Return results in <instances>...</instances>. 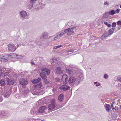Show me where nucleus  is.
<instances>
[{
  "label": "nucleus",
  "instance_id": "1",
  "mask_svg": "<svg viewBox=\"0 0 121 121\" xmlns=\"http://www.w3.org/2000/svg\"><path fill=\"white\" fill-rule=\"evenodd\" d=\"M47 108L45 106L40 107L39 108L37 113L38 114H43L48 112Z\"/></svg>",
  "mask_w": 121,
  "mask_h": 121
},
{
  "label": "nucleus",
  "instance_id": "2",
  "mask_svg": "<svg viewBox=\"0 0 121 121\" xmlns=\"http://www.w3.org/2000/svg\"><path fill=\"white\" fill-rule=\"evenodd\" d=\"M51 104H49L48 108L51 111H52L54 109L55 107V100L54 99H52L51 101Z\"/></svg>",
  "mask_w": 121,
  "mask_h": 121
},
{
  "label": "nucleus",
  "instance_id": "3",
  "mask_svg": "<svg viewBox=\"0 0 121 121\" xmlns=\"http://www.w3.org/2000/svg\"><path fill=\"white\" fill-rule=\"evenodd\" d=\"M74 29V27L68 28L65 30L64 32L65 33H67V35H71L73 34L74 33V31L73 30Z\"/></svg>",
  "mask_w": 121,
  "mask_h": 121
},
{
  "label": "nucleus",
  "instance_id": "4",
  "mask_svg": "<svg viewBox=\"0 0 121 121\" xmlns=\"http://www.w3.org/2000/svg\"><path fill=\"white\" fill-rule=\"evenodd\" d=\"M8 49L9 51L12 52H14L16 50V47L14 44H9L8 45Z\"/></svg>",
  "mask_w": 121,
  "mask_h": 121
},
{
  "label": "nucleus",
  "instance_id": "5",
  "mask_svg": "<svg viewBox=\"0 0 121 121\" xmlns=\"http://www.w3.org/2000/svg\"><path fill=\"white\" fill-rule=\"evenodd\" d=\"M19 83L22 85H25L28 83V82L26 79L22 78L20 80Z\"/></svg>",
  "mask_w": 121,
  "mask_h": 121
},
{
  "label": "nucleus",
  "instance_id": "6",
  "mask_svg": "<svg viewBox=\"0 0 121 121\" xmlns=\"http://www.w3.org/2000/svg\"><path fill=\"white\" fill-rule=\"evenodd\" d=\"M42 72L47 75H49L50 73V71L48 69L46 68H43L42 70Z\"/></svg>",
  "mask_w": 121,
  "mask_h": 121
},
{
  "label": "nucleus",
  "instance_id": "7",
  "mask_svg": "<svg viewBox=\"0 0 121 121\" xmlns=\"http://www.w3.org/2000/svg\"><path fill=\"white\" fill-rule=\"evenodd\" d=\"M70 87L69 86L65 85H63L60 87V89L64 91H66L69 89Z\"/></svg>",
  "mask_w": 121,
  "mask_h": 121
},
{
  "label": "nucleus",
  "instance_id": "8",
  "mask_svg": "<svg viewBox=\"0 0 121 121\" xmlns=\"http://www.w3.org/2000/svg\"><path fill=\"white\" fill-rule=\"evenodd\" d=\"M15 82V81L14 80L9 79L7 80V84L12 85L14 84Z\"/></svg>",
  "mask_w": 121,
  "mask_h": 121
},
{
  "label": "nucleus",
  "instance_id": "9",
  "mask_svg": "<svg viewBox=\"0 0 121 121\" xmlns=\"http://www.w3.org/2000/svg\"><path fill=\"white\" fill-rule=\"evenodd\" d=\"M56 71L57 73L59 74H62L63 73V71L61 70L60 68L57 67L56 68Z\"/></svg>",
  "mask_w": 121,
  "mask_h": 121
},
{
  "label": "nucleus",
  "instance_id": "10",
  "mask_svg": "<svg viewBox=\"0 0 121 121\" xmlns=\"http://www.w3.org/2000/svg\"><path fill=\"white\" fill-rule=\"evenodd\" d=\"M76 78L73 77H70L69 79L68 82L69 83H72L76 81Z\"/></svg>",
  "mask_w": 121,
  "mask_h": 121
},
{
  "label": "nucleus",
  "instance_id": "11",
  "mask_svg": "<svg viewBox=\"0 0 121 121\" xmlns=\"http://www.w3.org/2000/svg\"><path fill=\"white\" fill-rule=\"evenodd\" d=\"M41 80V79L39 78L36 79H34L31 80V82L33 83H36L40 82Z\"/></svg>",
  "mask_w": 121,
  "mask_h": 121
},
{
  "label": "nucleus",
  "instance_id": "12",
  "mask_svg": "<svg viewBox=\"0 0 121 121\" xmlns=\"http://www.w3.org/2000/svg\"><path fill=\"white\" fill-rule=\"evenodd\" d=\"M44 73H41L40 75L42 78L44 80H46V81H47V80L46 79V76L45 75L43 74Z\"/></svg>",
  "mask_w": 121,
  "mask_h": 121
},
{
  "label": "nucleus",
  "instance_id": "13",
  "mask_svg": "<svg viewBox=\"0 0 121 121\" xmlns=\"http://www.w3.org/2000/svg\"><path fill=\"white\" fill-rule=\"evenodd\" d=\"M67 76L65 74L63 75L62 78V80L63 81H64L65 82L67 81Z\"/></svg>",
  "mask_w": 121,
  "mask_h": 121
},
{
  "label": "nucleus",
  "instance_id": "14",
  "mask_svg": "<svg viewBox=\"0 0 121 121\" xmlns=\"http://www.w3.org/2000/svg\"><path fill=\"white\" fill-rule=\"evenodd\" d=\"M63 94H61L58 97V100L60 102L62 101L63 99Z\"/></svg>",
  "mask_w": 121,
  "mask_h": 121
},
{
  "label": "nucleus",
  "instance_id": "15",
  "mask_svg": "<svg viewBox=\"0 0 121 121\" xmlns=\"http://www.w3.org/2000/svg\"><path fill=\"white\" fill-rule=\"evenodd\" d=\"M20 13L23 17H25L27 15V13L26 11H22L20 12Z\"/></svg>",
  "mask_w": 121,
  "mask_h": 121
},
{
  "label": "nucleus",
  "instance_id": "16",
  "mask_svg": "<svg viewBox=\"0 0 121 121\" xmlns=\"http://www.w3.org/2000/svg\"><path fill=\"white\" fill-rule=\"evenodd\" d=\"M106 110L107 112H109L111 109L110 106L108 104H106Z\"/></svg>",
  "mask_w": 121,
  "mask_h": 121
},
{
  "label": "nucleus",
  "instance_id": "17",
  "mask_svg": "<svg viewBox=\"0 0 121 121\" xmlns=\"http://www.w3.org/2000/svg\"><path fill=\"white\" fill-rule=\"evenodd\" d=\"M115 28H112L109 29V33L110 34H112L114 31Z\"/></svg>",
  "mask_w": 121,
  "mask_h": 121
},
{
  "label": "nucleus",
  "instance_id": "18",
  "mask_svg": "<svg viewBox=\"0 0 121 121\" xmlns=\"http://www.w3.org/2000/svg\"><path fill=\"white\" fill-rule=\"evenodd\" d=\"M0 84L2 86H4L5 85V81L4 80H1L0 81Z\"/></svg>",
  "mask_w": 121,
  "mask_h": 121
},
{
  "label": "nucleus",
  "instance_id": "19",
  "mask_svg": "<svg viewBox=\"0 0 121 121\" xmlns=\"http://www.w3.org/2000/svg\"><path fill=\"white\" fill-rule=\"evenodd\" d=\"M9 76L8 75V73H4V78L6 79L7 81V80L8 79H9Z\"/></svg>",
  "mask_w": 121,
  "mask_h": 121
},
{
  "label": "nucleus",
  "instance_id": "20",
  "mask_svg": "<svg viewBox=\"0 0 121 121\" xmlns=\"http://www.w3.org/2000/svg\"><path fill=\"white\" fill-rule=\"evenodd\" d=\"M42 86V84L41 82H40L39 84H37L36 86V87L38 89L41 88Z\"/></svg>",
  "mask_w": 121,
  "mask_h": 121
},
{
  "label": "nucleus",
  "instance_id": "21",
  "mask_svg": "<svg viewBox=\"0 0 121 121\" xmlns=\"http://www.w3.org/2000/svg\"><path fill=\"white\" fill-rule=\"evenodd\" d=\"M64 33L63 32L61 33L60 34L58 35L57 36H56V37H55L54 38V40L56 39L57 38H58V37H59V36H60L61 35H64Z\"/></svg>",
  "mask_w": 121,
  "mask_h": 121
},
{
  "label": "nucleus",
  "instance_id": "22",
  "mask_svg": "<svg viewBox=\"0 0 121 121\" xmlns=\"http://www.w3.org/2000/svg\"><path fill=\"white\" fill-rule=\"evenodd\" d=\"M116 12V11L114 10H112L110 11L109 13L111 15H113Z\"/></svg>",
  "mask_w": 121,
  "mask_h": 121
},
{
  "label": "nucleus",
  "instance_id": "23",
  "mask_svg": "<svg viewBox=\"0 0 121 121\" xmlns=\"http://www.w3.org/2000/svg\"><path fill=\"white\" fill-rule=\"evenodd\" d=\"M66 72L69 74L73 73V72L70 70L68 69H66Z\"/></svg>",
  "mask_w": 121,
  "mask_h": 121
},
{
  "label": "nucleus",
  "instance_id": "24",
  "mask_svg": "<svg viewBox=\"0 0 121 121\" xmlns=\"http://www.w3.org/2000/svg\"><path fill=\"white\" fill-rule=\"evenodd\" d=\"M63 46L62 45H59V46H56L55 47H54L53 48V49H57L60 47H61Z\"/></svg>",
  "mask_w": 121,
  "mask_h": 121
},
{
  "label": "nucleus",
  "instance_id": "25",
  "mask_svg": "<svg viewBox=\"0 0 121 121\" xmlns=\"http://www.w3.org/2000/svg\"><path fill=\"white\" fill-rule=\"evenodd\" d=\"M108 27H110L111 26V25L109 23H108L107 22H105L104 23Z\"/></svg>",
  "mask_w": 121,
  "mask_h": 121
},
{
  "label": "nucleus",
  "instance_id": "26",
  "mask_svg": "<svg viewBox=\"0 0 121 121\" xmlns=\"http://www.w3.org/2000/svg\"><path fill=\"white\" fill-rule=\"evenodd\" d=\"M117 24L118 25L120 26L121 25V20L118 21L117 22Z\"/></svg>",
  "mask_w": 121,
  "mask_h": 121
},
{
  "label": "nucleus",
  "instance_id": "27",
  "mask_svg": "<svg viewBox=\"0 0 121 121\" xmlns=\"http://www.w3.org/2000/svg\"><path fill=\"white\" fill-rule=\"evenodd\" d=\"M116 23H115L114 22L112 24V26L113 27H115L116 26Z\"/></svg>",
  "mask_w": 121,
  "mask_h": 121
},
{
  "label": "nucleus",
  "instance_id": "28",
  "mask_svg": "<svg viewBox=\"0 0 121 121\" xmlns=\"http://www.w3.org/2000/svg\"><path fill=\"white\" fill-rule=\"evenodd\" d=\"M3 73L1 70H0V77H1L3 75Z\"/></svg>",
  "mask_w": 121,
  "mask_h": 121
},
{
  "label": "nucleus",
  "instance_id": "29",
  "mask_svg": "<svg viewBox=\"0 0 121 121\" xmlns=\"http://www.w3.org/2000/svg\"><path fill=\"white\" fill-rule=\"evenodd\" d=\"M36 0H31L30 2L32 3H34L36 2Z\"/></svg>",
  "mask_w": 121,
  "mask_h": 121
},
{
  "label": "nucleus",
  "instance_id": "30",
  "mask_svg": "<svg viewBox=\"0 0 121 121\" xmlns=\"http://www.w3.org/2000/svg\"><path fill=\"white\" fill-rule=\"evenodd\" d=\"M120 9H117L116 10V13H118L120 11Z\"/></svg>",
  "mask_w": 121,
  "mask_h": 121
},
{
  "label": "nucleus",
  "instance_id": "31",
  "mask_svg": "<svg viewBox=\"0 0 121 121\" xmlns=\"http://www.w3.org/2000/svg\"><path fill=\"white\" fill-rule=\"evenodd\" d=\"M48 86L50 87H51L52 86V85L49 82L48 83Z\"/></svg>",
  "mask_w": 121,
  "mask_h": 121
},
{
  "label": "nucleus",
  "instance_id": "32",
  "mask_svg": "<svg viewBox=\"0 0 121 121\" xmlns=\"http://www.w3.org/2000/svg\"><path fill=\"white\" fill-rule=\"evenodd\" d=\"M44 83L46 84H48V83H49L48 81V80L47 81H46V80H44Z\"/></svg>",
  "mask_w": 121,
  "mask_h": 121
},
{
  "label": "nucleus",
  "instance_id": "33",
  "mask_svg": "<svg viewBox=\"0 0 121 121\" xmlns=\"http://www.w3.org/2000/svg\"><path fill=\"white\" fill-rule=\"evenodd\" d=\"M111 106L112 107V110H114V109H115L113 107V104H111Z\"/></svg>",
  "mask_w": 121,
  "mask_h": 121
},
{
  "label": "nucleus",
  "instance_id": "34",
  "mask_svg": "<svg viewBox=\"0 0 121 121\" xmlns=\"http://www.w3.org/2000/svg\"><path fill=\"white\" fill-rule=\"evenodd\" d=\"M108 77V76L107 74H105L104 76V78H107Z\"/></svg>",
  "mask_w": 121,
  "mask_h": 121
},
{
  "label": "nucleus",
  "instance_id": "35",
  "mask_svg": "<svg viewBox=\"0 0 121 121\" xmlns=\"http://www.w3.org/2000/svg\"><path fill=\"white\" fill-rule=\"evenodd\" d=\"M48 36V35L47 34L44 33V34L43 35V37H44L45 36Z\"/></svg>",
  "mask_w": 121,
  "mask_h": 121
},
{
  "label": "nucleus",
  "instance_id": "36",
  "mask_svg": "<svg viewBox=\"0 0 121 121\" xmlns=\"http://www.w3.org/2000/svg\"><path fill=\"white\" fill-rule=\"evenodd\" d=\"M107 35V33H105L102 36V37H105V35Z\"/></svg>",
  "mask_w": 121,
  "mask_h": 121
},
{
  "label": "nucleus",
  "instance_id": "37",
  "mask_svg": "<svg viewBox=\"0 0 121 121\" xmlns=\"http://www.w3.org/2000/svg\"><path fill=\"white\" fill-rule=\"evenodd\" d=\"M104 4L105 5H108V4L107 2H105L104 3Z\"/></svg>",
  "mask_w": 121,
  "mask_h": 121
},
{
  "label": "nucleus",
  "instance_id": "38",
  "mask_svg": "<svg viewBox=\"0 0 121 121\" xmlns=\"http://www.w3.org/2000/svg\"><path fill=\"white\" fill-rule=\"evenodd\" d=\"M100 85V84L99 83H98L96 85V86H98Z\"/></svg>",
  "mask_w": 121,
  "mask_h": 121
},
{
  "label": "nucleus",
  "instance_id": "39",
  "mask_svg": "<svg viewBox=\"0 0 121 121\" xmlns=\"http://www.w3.org/2000/svg\"><path fill=\"white\" fill-rule=\"evenodd\" d=\"M33 4H31V5H30V6H29V8H31V7H33Z\"/></svg>",
  "mask_w": 121,
  "mask_h": 121
},
{
  "label": "nucleus",
  "instance_id": "40",
  "mask_svg": "<svg viewBox=\"0 0 121 121\" xmlns=\"http://www.w3.org/2000/svg\"><path fill=\"white\" fill-rule=\"evenodd\" d=\"M4 61H7L8 60L7 59H4Z\"/></svg>",
  "mask_w": 121,
  "mask_h": 121
},
{
  "label": "nucleus",
  "instance_id": "41",
  "mask_svg": "<svg viewBox=\"0 0 121 121\" xmlns=\"http://www.w3.org/2000/svg\"><path fill=\"white\" fill-rule=\"evenodd\" d=\"M73 51H70V50H69L68 51V52H72Z\"/></svg>",
  "mask_w": 121,
  "mask_h": 121
},
{
  "label": "nucleus",
  "instance_id": "42",
  "mask_svg": "<svg viewBox=\"0 0 121 121\" xmlns=\"http://www.w3.org/2000/svg\"><path fill=\"white\" fill-rule=\"evenodd\" d=\"M31 63H32V64H33L34 65L35 64L33 62V61H31Z\"/></svg>",
  "mask_w": 121,
  "mask_h": 121
},
{
  "label": "nucleus",
  "instance_id": "43",
  "mask_svg": "<svg viewBox=\"0 0 121 121\" xmlns=\"http://www.w3.org/2000/svg\"><path fill=\"white\" fill-rule=\"evenodd\" d=\"M94 84H97V83L96 82H94Z\"/></svg>",
  "mask_w": 121,
  "mask_h": 121
},
{
  "label": "nucleus",
  "instance_id": "44",
  "mask_svg": "<svg viewBox=\"0 0 121 121\" xmlns=\"http://www.w3.org/2000/svg\"><path fill=\"white\" fill-rule=\"evenodd\" d=\"M44 91H43V93H44Z\"/></svg>",
  "mask_w": 121,
  "mask_h": 121
},
{
  "label": "nucleus",
  "instance_id": "45",
  "mask_svg": "<svg viewBox=\"0 0 121 121\" xmlns=\"http://www.w3.org/2000/svg\"><path fill=\"white\" fill-rule=\"evenodd\" d=\"M120 108L121 109V105L120 106Z\"/></svg>",
  "mask_w": 121,
  "mask_h": 121
},
{
  "label": "nucleus",
  "instance_id": "46",
  "mask_svg": "<svg viewBox=\"0 0 121 121\" xmlns=\"http://www.w3.org/2000/svg\"><path fill=\"white\" fill-rule=\"evenodd\" d=\"M114 102H113L112 103V104H114Z\"/></svg>",
  "mask_w": 121,
  "mask_h": 121
},
{
  "label": "nucleus",
  "instance_id": "47",
  "mask_svg": "<svg viewBox=\"0 0 121 121\" xmlns=\"http://www.w3.org/2000/svg\"><path fill=\"white\" fill-rule=\"evenodd\" d=\"M120 8H121V5H120Z\"/></svg>",
  "mask_w": 121,
  "mask_h": 121
},
{
  "label": "nucleus",
  "instance_id": "48",
  "mask_svg": "<svg viewBox=\"0 0 121 121\" xmlns=\"http://www.w3.org/2000/svg\"><path fill=\"white\" fill-rule=\"evenodd\" d=\"M120 81L121 82V79H120Z\"/></svg>",
  "mask_w": 121,
  "mask_h": 121
},
{
  "label": "nucleus",
  "instance_id": "49",
  "mask_svg": "<svg viewBox=\"0 0 121 121\" xmlns=\"http://www.w3.org/2000/svg\"><path fill=\"white\" fill-rule=\"evenodd\" d=\"M9 97V96H8V97L6 96V97Z\"/></svg>",
  "mask_w": 121,
  "mask_h": 121
}]
</instances>
